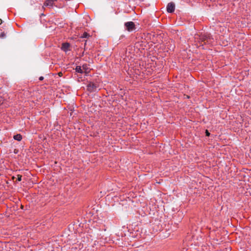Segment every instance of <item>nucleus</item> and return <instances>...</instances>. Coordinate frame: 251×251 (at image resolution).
<instances>
[{"instance_id":"f257e3e1","label":"nucleus","mask_w":251,"mask_h":251,"mask_svg":"<svg viewBox=\"0 0 251 251\" xmlns=\"http://www.w3.org/2000/svg\"><path fill=\"white\" fill-rule=\"evenodd\" d=\"M196 41L200 43V46L203 47L204 45H212L214 42V39L210 33H204L195 35Z\"/></svg>"},{"instance_id":"f03ea898","label":"nucleus","mask_w":251,"mask_h":251,"mask_svg":"<svg viewBox=\"0 0 251 251\" xmlns=\"http://www.w3.org/2000/svg\"><path fill=\"white\" fill-rule=\"evenodd\" d=\"M98 88V85L93 82H89L87 85V90L90 93L96 91Z\"/></svg>"},{"instance_id":"7ed1b4c3","label":"nucleus","mask_w":251,"mask_h":251,"mask_svg":"<svg viewBox=\"0 0 251 251\" xmlns=\"http://www.w3.org/2000/svg\"><path fill=\"white\" fill-rule=\"evenodd\" d=\"M125 26L128 31H132L135 29V25L133 22H127L125 23Z\"/></svg>"},{"instance_id":"20e7f679","label":"nucleus","mask_w":251,"mask_h":251,"mask_svg":"<svg viewBox=\"0 0 251 251\" xmlns=\"http://www.w3.org/2000/svg\"><path fill=\"white\" fill-rule=\"evenodd\" d=\"M175 9V4L174 2H169L167 6V11L168 13H172Z\"/></svg>"},{"instance_id":"39448f33","label":"nucleus","mask_w":251,"mask_h":251,"mask_svg":"<svg viewBox=\"0 0 251 251\" xmlns=\"http://www.w3.org/2000/svg\"><path fill=\"white\" fill-rule=\"evenodd\" d=\"M70 44L68 43V42H66V43H63L62 44V46H61V50L65 51V52H67L68 50H69V48H70Z\"/></svg>"},{"instance_id":"423d86ee","label":"nucleus","mask_w":251,"mask_h":251,"mask_svg":"<svg viewBox=\"0 0 251 251\" xmlns=\"http://www.w3.org/2000/svg\"><path fill=\"white\" fill-rule=\"evenodd\" d=\"M55 1L54 0H46L44 3V4H43V7H44V6H50V7H52L54 3V2Z\"/></svg>"},{"instance_id":"0eeeda50","label":"nucleus","mask_w":251,"mask_h":251,"mask_svg":"<svg viewBox=\"0 0 251 251\" xmlns=\"http://www.w3.org/2000/svg\"><path fill=\"white\" fill-rule=\"evenodd\" d=\"M81 68L82 70L84 71V73H85V74H87L89 73V71H87L89 69L88 64H84Z\"/></svg>"},{"instance_id":"6e6552de","label":"nucleus","mask_w":251,"mask_h":251,"mask_svg":"<svg viewBox=\"0 0 251 251\" xmlns=\"http://www.w3.org/2000/svg\"><path fill=\"white\" fill-rule=\"evenodd\" d=\"M75 72L77 73L83 74L84 71L82 70L81 67L80 66H77L75 69Z\"/></svg>"},{"instance_id":"1a4fd4ad","label":"nucleus","mask_w":251,"mask_h":251,"mask_svg":"<svg viewBox=\"0 0 251 251\" xmlns=\"http://www.w3.org/2000/svg\"><path fill=\"white\" fill-rule=\"evenodd\" d=\"M13 138L15 140L20 141L22 139V136L20 134H17L14 136Z\"/></svg>"},{"instance_id":"9d476101","label":"nucleus","mask_w":251,"mask_h":251,"mask_svg":"<svg viewBox=\"0 0 251 251\" xmlns=\"http://www.w3.org/2000/svg\"><path fill=\"white\" fill-rule=\"evenodd\" d=\"M89 37H90L89 34L88 33H87V32H85L83 33V34L82 35L81 37L83 38H86Z\"/></svg>"},{"instance_id":"9b49d317","label":"nucleus","mask_w":251,"mask_h":251,"mask_svg":"<svg viewBox=\"0 0 251 251\" xmlns=\"http://www.w3.org/2000/svg\"><path fill=\"white\" fill-rule=\"evenodd\" d=\"M17 177H18V178H17V180H18V181H21V180H22V175H18L17 176Z\"/></svg>"},{"instance_id":"f8f14e48","label":"nucleus","mask_w":251,"mask_h":251,"mask_svg":"<svg viewBox=\"0 0 251 251\" xmlns=\"http://www.w3.org/2000/svg\"><path fill=\"white\" fill-rule=\"evenodd\" d=\"M5 37V34L4 32H1L0 33V38H4Z\"/></svg>"},{"instance_id":"ddd939ff","label":"nucleus","mask_w":251,"mask_h":251,"mask_svg":"<svg viewBox=\"0 0 251 251\" xmlns=\"http://www.w3.org/2000/svg\"><path fill=\"white\" fill-rule=\"evenodd\" d=\"M205 135L206 136H209L210 135V133L209 132V131L207 130H206V131H205Z\"/></svg>"},{"instance_id":"4468645a","label":"nucleus","mask_w":251,"mask_h":251,"mask_svg":"<svg viewBox=\"0 0 251 251\" xmlns=\"http://www.w3.org/2000/svg\"><path fill=\"white\" fill-rule=\"evenodd\" d=\"M44 77L41 76L39 77V79L40 80H43L44 79Z\"/></svg>"},{"instance_id":"2eb2a0df","label":"nucleus","mask_w":251,"mask_h":251,"mask_svg":"<svg viewBox=\"0 0 251 251\" xmlns=\"http://www.w3.org/2000/svg\"><path fill=\"white\" fill-rule=\"evenodd\" d=\"M2 103V99L1 97H0V104Z\"/></svg>"},{"instance_id":"dca6fc26","label":"nucleus","mask_w":251,"mask_h":251,"mask_svg":"<svg viewBox=\"0 0 251 251\" xmlns=\"http://www.w3.org/2000/svg\"><path fill=\"white\" fill-rule=\"evenodd\" d=\"M58 75L60 76H61L62 75V72H59L58 73Z\"/></svg>"},{"instance_id":"f3484780","label":"nucleus","mask_w":251,"mask_h":251,"mask_svg":"<svg viewBox=\"0 0 251 251\" xmlns=\"http://www.w3.org/2000/svg\"><path fill=\"white\" fill-rule=\"evenodd\" d=\"M2 23V21L1 19H0V25H1Z\"/></svg>"}]
</instances>
